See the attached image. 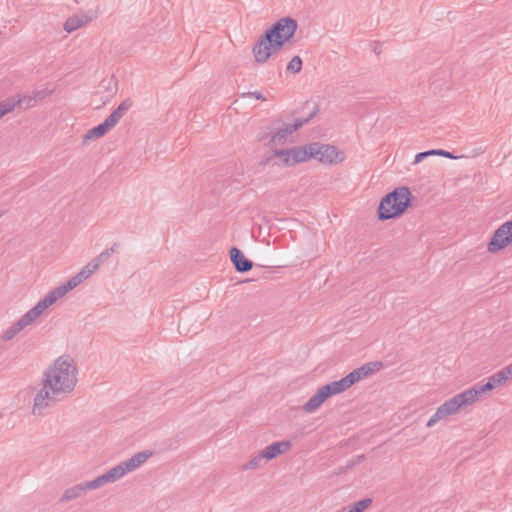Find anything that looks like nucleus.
Segmentation results:
<instances>
[{
  "label": "nucleus",
  "mask_w": 512,
  "mask_h": 512,
  "mask_svg": "<svg viewBox=\"0 0 512 512\" xmlns=\"http://www.w3.org/2000/svg\"><path fill=\"white\" fill-rule=\"evenodd\" d=\"M77 383V367L68 355L57 358L45 371L43 387L34 398L32 413L43 415L46 408L54 406L67 394L71 393Z\"/></svg>",
  "instance_id": "f257e3e1"
},
{
  "label": "nucleus",
  "mask_w": 512,
  "mask_h": 512,
  "mask_svg": "<svg viewBox=\"0 0 512 512\" xmlns=\"http://www.w3.org/2000/svg\"><path fill=\"white\" fill-rule=\"evenodd\" d=\"M298 29L297 21L290 17H282L268 27L256 40L252 53L257 64L266 63L278 53L285 43L290 42Z\"/></svg>",
  "instance_id": "f03ea898"
},
{
  "label": "nucleus",
  "mask_w": 512,
  "mask_h": 512,
  "mask_svg": "<svg viewBox=\"0 0 512 512\" xmlns=\"http://www.w3.org/2000/svg\"><path fill=\"white\" fill-rule=\"evenodd\" d=\"M414 196L406 186H400L387 193L377 208L378 219L386 221L401 217L413 205Z\"/></svg>",
  "instance_id": "7ed1b4c3"
},
{
  "label": "nucleus",
  "mask_w": 512,
  "mask_h": 512,
  "mask_svg": "<svg viewBox=\"0 0 512 512\" xmlns=\"http://www.w3.org/2000/svg\"><path fill=\"white\" fill-rule=\"evenodd\" d=\"M382 367L383 363L380 361L368 362L354 369L346 376L342 377L340 380H337V383L341 388L342 392H344L354 384L358 383L359 381L378 372Z\"/></svg>",
  "instance_id": "20e7f679"
},
{
  "label": "nucleus",
  "mask_w": 512,
  "mask_h": 512,
  "mask_svg": "<svg viewBox=\"0 0 512 512\" xmlns=\"http://www.w3.org/2000/svg\"><path fill=\"white\" fill-rule=\"evenodd\" d=\"M312 146V159L323 164H338L345 159V155L342 151L338 150L335 146L330 144H323L320 142H311Z\"/></svg>",
  "instance_id": "39448f33"
},
{
  "label": "nucleus",
  "mask_w": 512,
  "mask_h": 512,
  "mask_svg": "<svg viewBox=\"0 0 512 512\" xmlns=\"http://www.w3.org/2000/svg\"><path fill=\"white\" fill-rule=\"evenodd\" d=\"M340 393L342 390L337 381L325 384L304 404L303 410L307 413L315 412L328 398Z\"/></svg>",
  "instance_id": "423d86ee"
},
{
  "label": "nucleus",
  "mask_w": 512,
  "mask_h": 512,
  "mask_svg": "<svg viewBox=\"0 0 512 512\" xmlns=\"http://www.w3.org/2000/svg\"><path fill=\"white\" fill-rule=\"evenodd\" d=\"M512 244V219L501 224L493 233L487 245L490 253H497Z\"/></svg>",
  "instance_id": "0eeeda50"
},
{
  "label": "nucleus",
  "mask_w": 512,
  "mask_h": 512,
  "mask_svg": "<svg viewBox=\"0 0 512 512\" xmlns=\"http://www.w3.org/2000/svg\"><path fill=\"white\" fill-rule=\"evenodd\" d=\"M230 260L239 273H246L253 268V262L245 257L244 253L237 247L232 246L229 251Z\"/></svg>",
  "instance_id": "6e6552de"
},
{
  "label": "nucleus",
  "mask_w": 512,
  "mask_h": 512,
  "mask_svg": "<svg viewBox=\"0 0 512 512\" xmlns=\"http://www.w3.org/2000/svg\"><path fill=\"white\" fill-rule=\"evenodd\" d=\"M470 405V402L465 394V392H461L451 399L445 401L440 407L446 414V416L453 415L459 411L461 407H465Z\"/></svg>",
  "instance_id": "1a4fd4ad"
},
{
  "label": "nucleus",
  "mask_w": 512,
  "mask_h": 512,
  "mask_svg": "<svg viewBox=\"0 0 512 512\" xmlns=\"http://www.w3.org/2000/svg\"><path fill=\"white\" fill-rule=\"evenodd\" d=\"M115 125L106 118L102 123L89 129L83 137V144H86L89 140H96L106 135Z\"/></svg>",
  "instance_id": "9d476101"
},
{
  "label": "nucleus",
  "mask_w": 512,
  "mask_h": 512,
  "mask_svg": "<svg viewBox=\"0 0 512 512\" xmlns=\"http://www.w3.org/2000/svg\"><path fill=\"white\" fill-rule=\"evenodd\" d=\"M291 447V442L289 440L273 442L270 445L266 446L261 451V456H263L267 461L276 458L277 456L283 454Z\"/></svg>",
  "instance_id": "9b49d317"
},
{
  "label": "nucleus",
  "mask_w": 512,
  "mask_h": 512,
  "mask_svg": "<svg viewBox=\"0 0 512 512\" xmlns=\"http://www.w3.org/2000/svg\"><path fill=\"white\" fill-rule=\"evenodd\" d=\"M312 143H309L304 146H294L292 148H288L289 152L291 154V159L293 161L294 166L296 164L305 162L309 159H312V152L311 149Z\"/></svg>",
  "instance_id": "f8f14e48"
},
{
  "label": "nucleus",
  "mask_w": 512,
  "mask_h": 512,
  "mask_svg": "<svg viewBox=\"0 0 512 512\" xmlns=\"http://www.w3.org/2000/svg\"><path fill=\"white\" fill-rule=\"evenodd\" d=\"M92 20V17L84 12L74 14L67 18L64 23V30L71 33Z\"/></svg>",
  "instance_id": "ddd939ff"
},
{
  "label": "nucleus",
  "mask_w": 512,
  "mask_h": 512,
  "mask_svg": "<svg viewBox=\"0 0 512 512\" xmlns=\"http://www.w3.org/2000/svg\"><path fill=\"white\" fill-rule=\"evenodd\" d=\"M494 389L492 383H490L488 380L485 384H475L469 389L464 390L470 404L477 401L482 395L487 394L488 392H491Z\"/></svg>",
  "instance_id": "4468645a"
},
{
  "label": "nucleus",
  "mask_w": 512,
  "mask_h": 512,
  "mask_svg": "<svg viewBox=\"0 0 512 512\" xmlns=\"http://www.w3.org/2000/svg\"><path fill=\"white\" fill-rule=\"evenodd\" d=\"M152 455V451L144 450L134 454L131 458H129L126 461H123L122 463L126 468L127 472H131L140 467L143 463H145Z\"/></svg>",
  "instance_id": "2eb2a0df"
},
{
  "label": "nucleus",
  "mask_w": 512,
  "mask_h": 512,
  "mask_svg": "<svg viewBox=\"0 0 512 512\" xmlns=\"http://www.w3.org/2000/svg\"><path fill=\"white\" fill-rule=\"evenodd\" d=\"M289 134H292V132L285 124V127L279 128L276 132L271 134L269 141L265 143V145L271 149L277 148L278 145H284Z\"/></svg>",
  "instance_id": "dca6fc26"
},
{
  "label": "nucleus",
  "mask_w": 512,
  "mask_h": 512,
  "mask_svg": "<svg viewBox=\"0 0 512 512\" xmlns=\"http://www.w3.org/2000/svg\"><path fill=\"white\" fill-rule=\"evenodd\" d=\"M31 322L24 314L17 322H15L10 328H8L2 335L4 341L13 339L21 330L26 326L30 325Z\"/></svg>",
  "instance_id": "f3484780"
},
{
  "label": "nucleus",
  "mask_w": 512,
  "mask_h": 512,
  "mask_svg": "<svg viewBox=\"0 0 512 512\" xmlns=\"http://www.w3.org/2000/svg\"><path fill=\"white\" fill-rule=\"evenodd\" d=\"M132 105L133 101L130 98L123 100L107 118L116 126Z\"/></svg>",
  "instance_id": "a211bd4d"
},
{
  "label": "nucleus",
  "mask_w": 512,
  "mask_h": 512,
  "mask_svg": "<svg viewBox=\"0 0 512 512\" xmlns=\"http://www.w3.org/2000/svg\"><path fill=\"white\" fill-rule=\"evenodd\" d=\"M432 154H438L439 156L446 157L449 159H458L459 156L454 155L453 153L444 150V149H430L424 152H419L415 155L414 163H420L425 158L432 156Z\"/></svg>",
  "instance_id": "6ab92c4d"
},
{
  "label": "nucleus",
  "mask_w": 512,
  "mask_h": 512,
  "mask_svg": "<svg viewBox=\"0 0 512 512\" xmlns=\"http://www.w3.org/2000/svg\"><path fill=\"white\" fill-rule=\"evenodd\" d=\"M273 155L279 159V161H274V166H284V167H292L294 166L293 161L291 159V154L289 149H273Z\"/></svg>",
  "instance_id": "aec40b11"
},
{
  "label": "nucleus",
  "mask_w": 512,
  "mask_h": 512,
  "mask_svg": "<svg viewBox=\"0 0 512 512\" xmlns=\"http://www.w3.org/2000/svg\"><path fill=\"white\" fill-rule=\"evenodd\" d=\"M85 492H86V490H85L84 484L83 483L77 484L73 487L66 489L64 491L63 495L61 496V498L59 499V502L63 503V502L72 501L74 499H77L81 495H83Z\"/></svg>",
  "instance_id": "412c9836"
},
{
  "label": "nucleus",
  "mask_w": 512,
  "mask_h": 512,
  "mask_svg": "<svg viewBox=\"0 0 512 512\" xmlns=\"http://www.w3.org/2000/svg\"><path fill=\"white\" fill-rule=\"evenodd\" d=\"M47 308H49V306L43 299H41L36 303L35 306H33L29 311H27L25 315L32 323L37 318H39Z\"/></svg>",
  "instance_id": "4be33fe9"
},
{
  "label": "nucleus",
  "mask_w": 512,
  "mask_h": 512,
  "mask_svg": "<svg viewBox=\"0 0 512 512\" xmlns=\"http://www.w3.org/2000/svg\"><path fill=\"white\" fill-rule=\"evenodd\" d=\"M311 104H312V108H311V111L309 112V114L307 116H304L301 118V119H307V123L310 122V120H312L320 111L319 105L311 100L305 101L301 108H299L293 112V115L299 113L301 110H303L305 108H308Z\"/></svg>",
  "instance_id": "5701e85b"
},
{
  "label": "nucleus",
  "mask_w": 512,
  "mask_h": 512,
  "mask_svg": "<svg viewBox=\"0 0 512 512\" xmlns=\"http://www.w3.org/2000/svg\"><path fill=\"white\" fill-rule=\"evenodd\" d=\"M303 61L300 56L296 55L292 57L286 66V72L291 74L300 73L302 70Z\"/></svg>",
  "instance_id": "b1692460"
},
{
  "label": "nucleus",
  "mask_w": 512,
  "mask_h": 512,
  "mask_svg": "<svg viewBox=\"0 0 512 512\" xmlns=\"http://www.w3.org/2000/svg\"><path fill=\"white\" fill-rule=\"evenodd\" d=\"M10 100L12 103L15 104V107L18 106L22 109H29V108L35 106V104H36L35 100L32 99V94L19 97L18 100H14V99H10Z\"/></svg>",
  "instance_id": "393cba45"
},
{
  "label": "nucleus",
  "mask_w": 512,
  "mask_h": 512,
  "mask_svg": "<svg viewBox=\"0 0 512 512\" xmlns=\"http://www.w3.org/2000/svg\"><path fill=\"white\" fill-rule=\"evenodd\" d=\"M372 504L371 498H363L355 503H353L349 511L350 512H364L370 505Z\"/></svg>",
  "instance_id": "a878e982"
},
{
  "label": "nucleus",
  "mask_w": 512,
  "mask_h": 512,
  "mask_svg": "<svg viewBox=\"0 0 512 512\" xmlns=\"http://www.w3.org/2000/svg\"><path fill=\"white\" fill-rule=\"evenodd\" d=\"M108 472H109V474L111 476L110 478L113 482H116L121 477H123L126 473H128L122 462L119 463L118 465H116L115 467L109 469Z\"/></svg>",
  "instance_id": "bb28decb"
},
{
  "label": "nucleus",
  "mask_w": 512,
  "mask_h": 512,
  "mask_svg": "<svg viewBox=\"0 0 512 512\" xmlns=\"http://www.w3.org/2000/svg\"><path fill=\"white\" fill-rule=\"evenodd\" d=\"M487 380L496 388L497 386H502L507 383V376L500 370L491 375Z\"/></svg>",
  "instance_id": "cd10ccee"
},
{
  "label": "nucleus",
  "mask_w": 512,
  "mask_h": 512,
  "mask_svg": "<svg viewBox=\"0 0 512 512\" xmlns=\"http://www.w3.org/2000/svg\"><path fill=\"white\" fill-rule=\"evenodd\" d=\"M109 257L110 256L108 251H102L98 256L89 262L91 264V268H94L97 271L99 267L109 259Z\"/></svg>",
  "instance_id": "c85d7f7f"
},
{
  "label": "nucleus",
  "mask_w": 512,
  "mask_h": 512,
  "mask_svg": "<svg viewBox=\"0 0 512 512\" xmlns=\"http://www.w3.org/2000/svg\"><path fill=\"white\" fill-rule=\"evenodd\" d=\"M365 459H366V456L364 454L357 455L353 459L347 461L346 465L340 467L339 470H340L341 473L342 472H346L347 470H350L353 467H355L356 465H358V464L362 463L363 461H365Z\"/></svg>",
  "instance_id": "c756f323"
},
{
  "label": "nucleus",
  "mask_w": 512,
  "mask_h": 512,
  "mask_svg": "<svg viewBox=\"0 0 512 512\" xmlns=\"http://www.w3.org/2000/svg\"><path fill=\"white\" fill-rule=\"evenodd\" d=\"M15 108V104L11 102L10 98L0 102V118L6 114L12 112Z\"/></svg>",
  "instance_id": "7c9ffc66"
},
{
  "label": "nucleus",
  "mask_w": 512,
  "mask_h": 512,
  "mask_svg": "<svg viewBox=\"0 0 512 512\" xmlns=\"http://www.w3.org/2000/svg\"><path fill=\"white\" fill-rule=\"evenodd\" d=\"M447 417L446 414L444 413V411L442 410V408L439 406L436 410V412L430 417V419L428 420L426 426L427 427H432L434 426L439 420H441L442 418H445Z\"/></svg>",
  "instance_id": "2f4dec72"
},
{
  "label": "nucleus",
  "mask_w": 512,
  "mask_h": 512,
  "mask_svg": "<svg viewBox=\"0 0 512 512\" xmlns=\"http://www.w3.org/2000/svg\"><path fill=\"white\" fill-rule=\"evenodd\" d=\"M262 459H265L263 456H261V452L253 457L250 461H248L247 463H245L243 466H242V469L243 470H250V469H256L259 467L260 465V462Z\"/></svg>",
  "instance_id": "473e14b6"
},
{
  "label": "nucleus",
  "mask_w": 512,
  "mask_h": 512,
  "mask_svg": "<svg viewBox=\"0 0 512 512\" xmlns=\"http://www.w3.org/2000/svg\"><path fill=\"white\" fill-rule=\"evenodd\" d=\"M51 291L54 293V295L57 297V299H60V298L64 297L69 291H71V289H70V286L68 285V283L65 282Z\"/></svg>",
  "instance_id": "72a5a7b5"
},
{
  "label": "nucleus",
  "mask_w": 512,
  "mask_h": 512,
  "mask_svg": "<svg viewBox=\"0 0 512 512\" xmlns=\"http://www.w3.org/2000/svg\"><path fill=\"white\" fill-rule=\"evenodd\" d=\"M51 291L54 293V295L57 297V299H60V298L64 297L69 291H71V289H70V286L68 285V283L65 282Z\"/></svg>",
  "instance_id": "f704fd0d"
},
{
  "label": "nucleus",
  "mask_w": 512,
  "mask_h": 512,
  "mask_svg": "<svg viewBox=\"0 0 512 512\" xmlns=\"http://www.w3.org/2000/svg\"><path fill=\"white\" fill-rule=\"evenodd\" d=\"M51 291L54 293V295L57 297V299H60V298L64 297L69 291H71V289H70V286L68 285V283L65 282Z\"/></svg>",
  "instance_id": "c9c22d12"
},
{
  "label": "nucleus",
  "mask_w": 512,
  "mask_h": 512,
  "mask_svg": "<svg viewBox=\"0 0 512 512\" xmlns=\"http://www.w3.org/2000/svg\"><path fill=\"white\" fill-rule=\"evenodd\" d=\"M51 93H52V90L41 89V90H35L31 94H32V99H34L35 102L37 103L39 100H43L46 97H48L49 95H51Z\"/></svg>",
  "instance_id": "e433bc0d"
},
{
  "label": "nucleus",
  "mask_w": 512,
  "mask_h": 512,
  "mask_svg": "<svg viewBox=\"0 0 512 512\" xmlns=\"http://www.w3.org/2000/svg\"><path fill=\"white\" fill-rule=\"evenodd\" d=\"M96 270L94 268H91V264L88 263L86 266H84L79 272V278H82L83 281L88 279Z\"/></svg>",
  "instance_id": "4c0bfd02"
},
{
  "label": "nucleus",
  "mask_w": 512,
  "mask_h": 512,
  "mask_svg": "<svg viewBox=\"0 0 512 512\" xmlns=\"http://www.w3.org/2000/svg\"><path fill=\"white\" fill-rule=\"evenodd\" d=\"M84 484V487H85V490L86 492L88 490H94V489H97L99 487H102L104 484L102 483V480L100 479V477L98 476L97 478H95L94 480L92 481H88V482H85L83 483Z\"/></svg>",
  "instance_id": "58836bf2"
},
{
  "label": "nucleus",
  "mask_w": 512,
  "mask_h": 512,
  "mask_svg": "<svg viewBox=\"0 0 512 512\" xmlns=\"http://www.w3.org/2000/svg\"><path fill=\"white\" fill-rule=\"evenodd\" d=\"M305 124H307V119H295V121L292 124H286L289 130L294 133L298 131L300 128H302Z\"/></svg>",
  "instance_id": "ea45409f"
},
{
  "label": "nucleus",
  "mask_w": 512,
  "mask_h": 512,
  "mask_svg": "<svg viewBox=\"0 0 512 512\" xmlns=\"http://www.w3.org/2000/svg\"><path fill=\"white\" fill-rule=\"evenodd\" d=\"M42 299L47 303L49 307L58 300L52 291L48 292Z\"/></svg>",
  "instance_id": "a19ab883"
},
{
  "label": "nucleus",
  "mask_w": 512,
  "mask_h": 512,
  "mask_svg": "<svg viewBox=\"0 0 512 512\" xmlns=\"http://www.w3.org/2000/svg\"><path fill=\"white\" fill-rule=\"evenodd\" d=\"M243 96H251V97H254L257 100H261V101H265L266 100V97L261 92H259V91L248 92L246 94H243Z\"/></svg>",
  "instance_id": "79ce46f5"
},
{
  "label": "nucleus",
  "mask_w": 512,
  "mask_h": 512,
  "mask_svg": "<svg viewBox=\"0 0 512 512\" xmlns=\"http://www.w3.org/2000/svg\"><path fill=\"white\" fill-rule=\"evenodd\" d=\"M274 158H276V157L273 155V153L271 155L265 156V158L261 161V165H269V164L273 165Z\"/></svg>",
  "instance_id": "37998d69"
},
{
  "label": "nucleus",
  "mask_w": 512,
  "mask_h": 512,
  "mask_svg": "<svg viewBox=\"0 0 512 512\" xmlns=\"http://www.w3.org/2000/svg\"><path fill=\"white\" fill-rule=\"evenodd\" d=\"M99 477H100V479L102 480V483H103L104 485H105V484H107V483H113V481H112V480H111V478H110L111 476H110V474H109V472H108V471H107V472H105L104 474L100 475Z\"/></svg>",
  "instance_id": "c03bdc74"
},
{
  "label": "nucleus",
  "mask_w": 512,
  "mask_h": 512,
  "mask_svg": "<svg viewBox=\"0 0 512 512\" xmlns=\"http://www.w3.org/2000/svg\"><path fill=\"white\" fill-rule=\"evenodd\" d=\"M501 371L507 376V381L512 377V368L509 365L501 369Z\"/></svg>",
  "instance_id": "a18cd8bd"
},
{
  "label": "nucleus",
  "mask_w": 512,
  "mask_h": 512,
  "mask_svg": "<svg viewBox=\"0 0 512 512\" xmlns=\"http://www.w3.org/2000/svg\"><path fill=\"white\" fill-rule=\"evenodd\" d=\"M120 246L118 242L113 243V245L110 248L105 249L109 252V256H111L114 252H116L117 248Z\"/></svg>",
  "instance_id": "49530a36"
},
{
  "label": "nucleus",
  "mask_w": 512,
  "mask_h": 512,
  "mask_svg": "<svg viewBox=\"0 0 512 512\" xmlns=\"http://www.w3.org/2000/svg\"><path fill=\"white\" fill-rule=\"evenodd\" d=\"M271 135L269 133H263V134H259L257 136V140L262 142V141H265L266 139H270Z\"/></svg>",
  "instance_id": "de8ad7c7"
},
{
  "label": "nucleus",
  "mask_w": 512,
  "mask_h": 512,
  "mask_svg": "<svg viewBox=\"0 0 512 512\" xmlns=\"http://www.w3.org/2000/svg\"><path fill=\"white\" fill-rule=\"evenodd\" d=\"M68 283V285L70 286V289L73 290L74 288H76L78 285L76 284V282L74 281V279H72V277L66 281Z\"/></svg>",
  "instance_id": "09e8293b"
},
{
  "label": "nucleus",
  "mask_w": 512,
  "mask_h": 512,
  "mask_svg": "<svg viewBox=\"0 0 512 512\" xmlns=\"http://www.w3.org/2000/svg\"><path fill=\"white\" fill-rule=\"evenodd\" d=\"M68 283V285L70 286V289L73 290L74 288H76L78 285L76 284V282L74 281V279H72V277L66 281Z\"/></svg>",
  "instance_id": "8fccbe9b"
},
{
  "label": "nucleus",
  "mask_w": 512,
  "mask_h": 512,
  "mask_svg": "<svg viewBox=\"0 0 512 512\" xmlns=\"http://www.w3.org/2000/svg\"><path fill=\"white\" fill-rule=\"evenodd\" d=\"M72 279H74L77 285H80L83 282L82 278H79L78 273L75 276H73Z\"/></svg>",
  "instance_id": "3c124183"
},
{
  "label": "nucleus",
  "mask_w": 512,
  "mask_h": 512,
  "mask_svg": "<svg viewBox=\"0 0 512 512\" xmlns=\"http://www.w3.org/2000/svg\"><path fill=\"white\" fill-rule=\"evenodd\" d=\"M509 366L512 368V362L509 364Z\"/></svg>",
  "instance_id": "603ef678"
}]
</instances>
